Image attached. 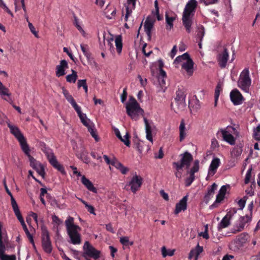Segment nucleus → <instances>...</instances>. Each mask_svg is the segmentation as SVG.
Segmentation results:
<instances>
[{
	"instance_id": "45",
	"label": "nucleus",
	"mask_w": 260,
	"mask_h": 260,
	"mask_svg": "<svg viewBox=\"0 0 260 260\" xmlns=\"http://www.w3.org/2000/svg\"><path fill=\"white\" fill-rule=\"evenodd\" d=\"M74 24L75 25L78 30L82 34V35L84 37H85L86 33L84 29L82 28L81 25V23L76 17H75Z\"/></svg>"
},
{
	"instance_id": "40",
	"label": "nucleus",
	"mask_w": 260,
	"mask_h": 260,
	"mask_svg": "<svg viewBox=\"0 0 260 260\" xmlns=\"http://www.w3.org/2000/svg\"><path fill=\"white\" fill-rule=\"evenodd\" d=\"M11 205L13 208V209L14 210V212L15 213V214L16 216H18L21 214L20 211L19 210L18 204L15 200V199L14 198L11 199Z\"/></svg>"
},
{
	"instance_id": "16",
	"label": "nucleus",
	"mask_w": 260,
	"mask_h": 260,
	"mask_svg": "<svg viewBox=\"0 0 260 260\" xmlns=\"http://www.w3.org/2000/svg\"><path fill=\"white\" fill-rule=\"evenodd\" d=\"M144 121L145 123L146 139L153 143L152 132L155 129V125L153 122L147 120L146 118H144Z\"/></svg>"
},
{
	"instance_id": "54",
	"label": "nucleus",
	"mask_w": 260,
	"mask_h": 260,
	"mask_svg": "<svg viewBox=\"0 0 260 260\" xmlns=\"http://www.w3.org/2000/svg\"><path fill=\"white\" fill-rule=\"evenodd\" d=\"M84 206L90 213L95 215L94 208L92 205L88 204L87 202Z\"/></svg>"
},
{
	"instance_id": "4",
	"label": "nucleus",
	"mask_w": 260,
	"mask_h": 260,
	"mask_svg": "<svg viewBox=\"0 0 260 260\" xmlns=\"http://www.w3.org/2000/svg\"><path fill=\"white\" fill-rule=\"evenodd\" d=\"M127 114L132 119L137 121L141 115L144 114V110L140 107V105L133 97H130L128 101L125 104Z\"/></svg>"
},
{
	"instance_id": "41",
	"label": "nucleus",
	"mask_w": 260,
	"mask_h": 260,
	"mask_svg": "<svg viewBox=\"0 0 260 260\" xmlns=\"http://www.w3.org/2000/svg\"><path fill=\"white\" fill-rule=\"evenodd\" d=\"M114 131L115 135L119 139H120L122 142H123L126 146H129V141H127L126 140H124V139L122 138V136H121L120 131L117 128L115 127L114 128Z\"/></svg>"
},
{
	"instance_id": "22",
	"label": "nucleus",
	"mask_w": 260,
	"mask_h": 260,
	"mask_svg": "<svg viewBox=\"0 0 260 260\" xmlns=\"http://www.w3.org/2000/svg\"><path fill=\"white\" fill-rule=\"evenodd\" d=\"M230 187L229 185H223L221 187L218 193L216 196V201L215 202L210 206L211 208L213 207H215V204L216 203H220L221 201H222L225 197L227 190L229 189Z\"/></svg>"
},
{
	"instance_id": "42",
	"label": "nucleus",
	"mask_w": 260,
	"mask_h": 260,
	"mask_svg": "<svg viewBox=\"0 0 260 260\" xmlns=\"http://www.w3.org/2000/svg\"><path fill=\"white\" fill-rule=\"evenodd\" d=\"M119 241L121 244H122L123 246H131L134 244V242L130 241L129 240V237L127 236L120 237Z\"/></svg>"
},
{
	"instance_id": "11",
	"label": "nucleus",
	"mask_w": 260,
	"mask_h": 260,
	"mask_svg": "<svg viewBox=\"0 0 260 260\" xmlns=\"http://www.w3.org/2000/svg\"><path fill=\"white\" fill-rule=\"evenodd\" d=\"M45 154L50 164L61 173H65L63 167L57 161L55 156H54L52 150L48 147L43 149L42 150Z\"/></svg>"
},
{
	"instance_id": "21",
	"label": "nucleus",
	"mask_w": 260,
	"mask_h": 260,
	"mask_svg": "<svg viewBox=\"0 0 260 260\" xmlns=\"http://www.w3.org/2000/svg\"><path fill=\"white\" fill-rule=\"evenodd\" d=\"M175 101L179 109L183 110L185 107V96L182 91L178 90L176 91Z\"/></svg>"
},
{
	"instance_id": "39",
	"label": "nucleus",
	"mask_w": 260,
	"mask_h": 260,
	"mask_svg": "<svg viewBox=\"0 0 260 260\" xmlns=\"http://www.w3.org/2000/svg\"><path fill=\"white\" fill-rule=\"evenodd\" d=\"M81 50L84 55L87 57V60L90 61V60H92V59L89 58L90 57V54L89 51V47L87 45L81 44L80 45Z\"/></svg>"
},
{
	"instance_id": "48",
	"label": "nucleus",
	"mask_w": 260,
	"mask_h": 260,
	"mask_svg": "<svg viewBox=\"0 0 260 260\" xmlns=\"http://www.w3.org/2000/svg\"><path fill=\"white\" fill-rule=\"evenodd\" d=\"M52 220L54 226H56L57 227L60 225L62 223V221L55 215H52Z\"/></svg>"
},
{
	"instance_id": "49",
	"label": "nucleus",
	"mask_w": 260,
	"mask_h": 260,
	"mask_svg": "<svg viewBox=\"0 0 260 260\" xmlns=\"http://www.w3.org/2000/svg\"><path fill=\"white\" fill-rule=\"evenodd\" d=\"M166 77V73L164 70H163L161 68L159 70V80H161V84L162 85L165 84V81L164 78Z\"/></svg>"
},
{
	"instance_id": "25",
	"label": "nucleus",
	"mask_w": 260,
	"mask_h": 260,
	"mask_svg": "<svg viewBox=\"0 0 260 260\" xmlns=\"http://www.w3.org/2000/svg\"><path fill=\"white\" fill-rule=\"evenodd\" d=\"M217 59L220 67H225L229 59V53L226 49L224 48L223 51L219 54Z\"/></svg>"
},
{
	"instance_id": "19",
	"label": "nucleus",
	"mask_w": 260,
	"mask_h": 260,
	"mask_svg": "<svg viewBox=\"0 0 260 260\" xmlns=\"http://www.w3.org/2000/svg\"><path fill=\"white\" fill-rule=\"evenodd\" d=\"M2 225L0 223V260H16L15 255H8L4 254L6 248L2 240Z\"/></svg>"
},
{
	"instance_id": "34",
	"label": "nucleus",
	"mask_w": 260,
	"mask_h": 260,
	"mask_svg": "<svg viewBox=\"0 0 260 260\" xmlns=\"http://www.w3.org/2000/svg\"><path fill=\"white\" fill-rule=\"evenodd\" d=\"M72 73L66 76V80L68 82L75 83L78 78L77 72L74 70H72Z\"/></svg>"
},
{
	"instance_id": "10",
	"label": "nucleus",
	"mask_w": 260,
	"mask_h": 260,
	"mask_svg": "<svg viewBox=\"0 0 260 260\" xmlns=\"http://www.w3.org/2000/svg\"><path fill=\"white\" fill-rule=\"evenodd\" d=\"M223 140L230 145H234L237 137L238 136L237 130L231 126L221 130Z\"/></svg>"
},
{
	"instance_id": "27",
	"label": "nucleus",
	"mask_w": 260,
	"mask_h": 260,
	"mask_svg": "<svg viewBox=\"0 0 260 260\" xmlns=\"http://www.w3.org/2000/svg\"><path fill=\"white\" fill-rule=\"evenodd\" d=\"M112 166L119 170L121 174L123 175L126 174L129 171L128 168L124 166L120 162L115 158L112 159Z\"/></svg>"
},
{
	"instance_id": "35",
	"label": "nucleus",
	"mask_w": 260,
	"mask_h": 260,
	"mask_svg": "<svg viewBox=\"0 0 260 260\" xmlns=\"http://www.w3.org/2000/svg\"><path fill=\"white\" fill-rule=\"evenodd\" d=\"M217 185L216 183H214L208 189L207 193L205 195V198L207 200H209L213 197L214 191L217 189Z\"/></svg>"
},
{
	"instance_id": "52",
	"label": "nucleus",
	"mask_w": 260,
	"mask_h": 260,
	"mask_svg": "<svg viewBox=\"0 0 260 260\" xmlns=\"http://www.w3.org/2000/svg\"><path fill=\"white\" fill-rule=\"evenodd\" d=\"M10 123L7 117L3 113H0V124L4 125L5 123Z\"/></svg>"
},
{
	"instance_id": "56",
	"label": "nucleus",
	"mask_w": 260,
	"mask_h": 260,
	"mask_svg": "<svg viewBox=\"0 0 260 260\" xmlns=\"http://www.w3.org/2000/svg\"><path fill=\"white\" fill-rule=\"evenodd\" d=\"M63 50L64 52L67 53V54L69 55V56L70 57V58L73 60L75 61L74 56L73 55L72 53L69 50V49L67 47H64L63 48Z\"/></svg>"
},
{
	"instance_id": "50",
	"label": "nucleus",
	"mask_w": 260,
	"mask_h": 260,
	"mask_svg": "<svg viewBox=\"0 0 260 260\" xmlns=\"http://www.w3.org/2000/svg\"><path fill=\"white\" fill-rule=\"evenodd\" d=\"M28 22V27L30 30V31L31 32V33L37 38H39V36H38V31H36V28L35 27H34V26L32 25V24L29 21V20H28V21H27Z\"/></svg>"
},
{
	"instance_id": "51",
	"label": "nucleus",
	"mask_w": 260,
	"mask_h": 260,
	"mask_svg": "<svg viewBox=\"0 0 260 260\" xmlns=\"http://www.w3.org/2000/svg\"><path fill=\"white\" fill-rule=\"evenodd\" d=\"M77 156L80 159L82 158L83 156H86L88 155V152L85 150L84 147H81L80 151H77L76 152Z\"/></svg>"
},
{
	"instance_id": "38",
	"label": "nucleus",
	"mask_w": 260,
	"mask_h": 260,
	"mask_svg": "<svg viewBox=\"0 0 260 260\" xmlns=\"http://www.w3.org/2000/svg\"><path fill=\"white\" fill-rule=\"evenodd\" d=\"M175 19V16H170L167 14H166V28L167 29H171L173 27V21Z\"/></svg>"
},
{
	"instance_id": "36",
	"label": "nucleus",
	"mask_w": 260,
	"mask_h": 260,
	"mask_svg": "<svg viewBox=\"0 0 260 260\" xmlns=\"http://www.w3.org/2000/svg\"><path fill=\"white\" fill-rule=\"evenodd\" d=\"M115 43L117 52L118 54H120L122 49V37L121 36H117L115 37Z\"/></svg>"
},
{
	"instance_id": "53",
	"label": "nucleus",
	"mask_w": 260,
	"mask_h": 260,
	"mask_svg": "<svg viewBox=\"0 0 260 260\" xmlns=\"http://www.w3.org/2000/svg\"><path fill=\"white\" fill-rule=\"evenodd\" d=\"M222 90V85L220 83L217 85L215 91V98H218L219 96L220 92Z\"/></svg>"
},
{
	"instance_id": "60",
	"label": "nucleus",
	"mask_w": 260,
	"mask_h": 260,
	"mask_svg": "<svg viewBox=\"0 0 260 260\" xmlns=\"http://www.w3.org/2000/svg\"><path fill=\"white\" fill-rule=\"evenodd\" d=\"M245 202L246 201L244 199H241L238 201V204L239 205L240 209L242 210L244 208V207H245Z\"/></svg>"
},
{
	"instance_id": "31",
	"label": "nucleus",
	"mask_w": 260,
	"mask_h": 260,
	"mask_svg": "<svg viewBox=\"0 0 260 260\" xmlns=\"http://www.w3.org/2000/svg\"><path fill=\"white\" fill-rule=\"evenodd\" d=\"M251 216L246 215L244 216L241 217L239 219V227L237 230V231H241L246 226V224L251 221Z\"/></svg>"
},
{
	"instance_id": "15",
	"label": "nucleus",
	"mask_w": 260,
	"mask_h": 260,
	"mask_svg": "<svg viewBox=\"0 0 260 260\" xmlns=\"http://www.w3.org/2000/svg\"><path fill=\"white\" fill-rule=\"evenodd\" d=\"M221 164L220 159L214 157L213 158L208 168V175L206 180H208L210 178L213 177L216 173L217 169Z\"/></svg>"
},
{
	"instance_id": "58",
	"label": "nucleus",
	"mask_w": 260,
	"mask_h": 260,
	"mask_svg": "<svg viewBox=\"0 0 260 260\" xmlns=\"http://www.w3.org/2000/svg\"><path fill=\"white\" fill-rule=\"evenodd\" d=\"M87 85L86 80L85 79L79 80L78 81V87L80 88L81 87H85Z\"/></svg>"
},
{
	"instance_id": "44",
	"label": "nucleus",
	"mask_w": 260,
	"mask_h": 260,
	"mask_svg": "<svg viewBox=\"0 0 260 260\" xmlns=\"http://www.w3.org/2000/svg\"><path fill=\"white\" fill-rule=\"evenodd\" d=\"M0 95L1 96H10L11 95L9 89L3 84L1 81H0Z\"/></svg>"
},
{
	"instance_id": "64",
	"label": "nucleus",
	"mask_w": 260,
	"mask_h": 260,
	"mask_svg": "<svg viewBox=\"0 0 260 260\" xmlns=\"http://www.w3.org/2000/svg\"><path fill=\"white\" fill-rule=\"evenodd\" d=\"M138 77L140 80V83H141L142 86L144 87L147 84V79H143L142 78V77L140 75H139Z\"/></svg>"
},
{
	"instance_id": "24",
	"label": "nucleus",
	"mask_w": 260,
	"mask_h": 260,
	"mask_svg": "<svg viewBox=\"0 0 260 260\" xmlns=\"http://www.w3.org/2000/svg\"><path fill=\"white\" fill-rule=\"evenodd\" d=\"M62 93L64 96L66 100L68 101L69 103L71 104V105L72 106V107L74 108L75 111L81 108L79 106H78L77 104L72 95L64 87H62Z\"/></svg>"
},
{
	"instance_id": "47",
	"label": "nucleus",
	"mask_w": 260,
	"mask_h": 260,
	"mask_svg": "<svg viewBox=\"0 0 260 260\" xmlns=\"http://www.w3.org/2000/svg\"><path fill=\"white\" fill-rule=\"evenodd\" d=\"M253 137L256 140H260V124L254 128Z\"/></svg>"
},
{
	"instance_id": "26",
	"label": "nucleus",
	"mask_w": 260,
	"mask_h": 260,
	"mask_svg": "<svg viewBox=\"0 0 260 260\" xmlns=\"http://www.w3.org/2000/svg\"><path fill=\"white\" fill-rule=\"evenodd\" d=\"M203 251V247L198 244L194 248L191 249L190 251L188 258L189 259L193 258V260H198L199 256Z\"/></svg>"
},
{
	"instance_id": "32",
	"label": "nucleus",
	"mask_w": 260,
	"mask_h": 260,
	"mask_svg": "<svg viewBox=\"0 0 260 260\" xmlns=\"http://www.w3.org/2000/svg\"><path fill=\"white\" fill-rule=\"evenodd\" d=\"M179 140L180 141H183L186 136V129L185 128V123L184 120H181L179 127Z\"/></svg>"
},
{
	"instance_id": "43",
	"label": "nucleus",
	"mask_w": 260,
	"mask_h": 260,
	"mask_svg": "<svg viewBox=\"0 0 260 260\" xmlns=\"http://www.w3.org/2000/svg\"><path fill=\"white\" fill-rule=\"evenodd\" d=\"M251 171L252 167H251L248 169L246 173L245 178L244 179V183L245 184L248 183L249 182H250L251 180H252V182L254 183V179H252Z\"/></svg>"
},
{
	"instance_id": "5",
	"label": "nucleus",
	"mask_w": 260,
	"mask_h": 260,
	"mask_svg": "<svg viewBox=\"0 0 260 260\" xmlns=\"http://www.w3.org/2000/svg\"><path fill=\"white\" fill-rule=\"evenodd\" d=\"M76 111L77 113L82 124L87 128L88 132L90 133L91 136L94 139L95 141L96 142H98L100 139L96 133L94 124L91 120H90V119L88 118L85 114L82 112L81 108L77 110Z\"/></svg>"
},
{
	"instance_id": "37",
	"label": "nucleus",
	"mask_w": 260,
	"mask_h": 260,
	"mask_svg": "<svg viewBox=\"0 0 260 260\" xmlns=\"http://www.w3.org/2000/svg\"><path fill=\"white\" fill-rule=\"evenodd\" d=\"M175 251V249H167L165 246H162L161 249V254L163 257H166L167 256H173L174 254Z\"/></svg>"
},
{
	"instance_id": "46",
	"label": "nucleus",
	"mask_w": 260,
	"mask_h": 260,
	"mask_svg": "<svg viewBox=\"0 0 260 260\" xmlns=\"http://www.w3.org/2000/svg\"><path fill=\"white\" fill-rule=\"evenodd\" d=\"M199 169V161L198 160L194 161L193 167L191 169L190 173L191 176H194V174L198 172Z\"/></svg>"
},
{
	"instance_id": "33",
	"label": "nucleus",
	"mask_w": 260,
	"mask_h": 260,
	"mask_svg": "<svg viewBox=\"0 0 260 260\" xmlns=\"http://www.w3.org/2000/svg\"><path fill=\"white\" fill-rule=\"evenodd\" d=\"M153 27V22L152 21L147 18L144 23V29L147 35L150 38L151 36V30Z\"/></svg>"
},
{
	"instance_id": "55",
	"label": "nucleus",
	"mask_w": 260,
	"mask_h": 260,
	"mask_svg": "<svg viewBox=\"0 0 260 260\" xmlns=\"http://www.w3.org/2000/svg\"><path fill=\"white\" fill-rule=\"evenodd\" d=\"M218 0H200V2L204 3L205 5H210L216 3Z\"/></svg>"
},
{
	"instance_id": "7",
	"label": "nucleus",
	"mask_w": 260,
	"mask_h": 260,
	"mask_svg": "<svg viewBox=\"0 0 260 260\" xmlns=\"http://www.w3.org/2000/svg\"><path fill=\"white\" fill-rule=\"evenodd\" d=\"M8 126L10 129L11 133L15 136L19 142L21 148L23 152L28 153V148H29L26 139L21 132L19 128L16 125L8 123Z\"/></svg>"
},
{
	"instance_id": "17",
	"label": "nucleus",
	"mask_w": 260,
	"mask_h": 260,
	"mask_svg": "<svg viewBox=\"0 0 260 260\" xmlns=\"http://www.w3.org/2000/svg\"><path fill=\"white\" fill-rule=\"evenodd\" d=\"M230 96L234 105H241L244 100L243 95L237 89L232 90L230 92Z\"/></svg>"
},
{
	"instance_id": "14",
	"label": "nucleus",
	"mask_w": 260,
	"mask_h": 260,
	"mask_svg": "<svg viewBox=\"0 0 260 260\" xmlns=\"http://www.w3.org/2000/svg\"><path fill=\"white\" fill-rule=\"evenodd\" d=\"M30 148H28L27 152H24L28 157L30 166L34 169L37 173L43 178L45 176L44 169L43 166L38 161H37L30 154Z\"/></svg>"
},
{
	"instance_id": "8",
	"label": "nucleus",
	"mask_w": 260,
	"mask_h": 260,
	"mask_svg": "<svg viewBox=\"0 0 260 260\" xmlns=\"http://www.w3.org/2000/svg\"><path fill=\"white\" fill-rule=\"evenodd\" d=\"M181 159L180 162H175L173 164V167L177 171L176 176L178 178L181 177V170L184 167L188 169L190 166L191 161L192 160V156L190 153L186 152L181 154Z\"/></svg>"
},
{
	"instance_id": "61",
	"label": "nucleus",
	"mask_w": 260,
	"mask_h": 260,
	"mask_svg": "<svg viewBox=\"0 0 260 260\" xmlns=\"http://www.w3.org/2000/svg\"><path fill=\"white\" fill-rule=\"evenodd\" d=\"M24 231H25L26 234L27 235V237H28V239L29 240L30 242L32 244L33 246H35V243L34 242L33 237H32V235L29 233L28 230L27 229L26 230H25Z\"/></svg>"
},
{
	"instance_id": "12",
	"label": "nucleus",
	"mask_w": 260,
	"mask_h": 260,
	"mask_svg": "<svg viewBox=\"0 0 260 260\" xmlns=\"http://www.w3.org/2000/svg\"><path fill=\"white\" fill-rule=\"evenodd\" d=\"M143 181V178L138 175L137 173H135L130 180L127 183L126 185L130 187V189L133 193H136L140 188Z\"/></svg>"
},
{
	"instance_id": "9",
	"label": "nucleus",
	"mask_w": 260,
	"mask_h": 260,
	"mask_svg": "<svg viewBox=\"0 0 260 260\" xmlns=\"http://www.w3.org/2000/svg\"><path fill=\"white\" fill-rule=\"evenodd\" d=\"M83 249V256L85 260H91L89 257L96 260L100 256L101 251L96 250L88 241L84 243Z\"/></svg>"
},
{
	"instance_id": "28",
	"label": "nucleus",
	"mask_w": 260,
	"mask_h": 260,
	"mask_svg": "<svg viewBox=\"0 0 260 260\" xmlns=\"http://www.w3.org/2000/svg\"><path fill=\"white\" fill-rule=\"evenodd\" d=\"M137 0H127V5L126 6V14L125 21H127L128 16L131 14L133 10L136 7V3Z\"/></svg>"
},
{
	"instance_id": "30",
	"label": "nucleus",
	"mask_w": 260,
	"mask_h": 260,
	"mask_svg": "<svg viewBox=\"0 0 260 260\" xmlns=\"http://www.w3.org/2000/svg\"><path fill=\"white\" fill-rule=\"evenodd\" d=\"M231 215L227 214L218 223L217 229L220 231L222 229L227 228L230 224Z\"/></svg>"
},
{
	"instance_id": "63",
	"label": "nucleus",
	"mask_w": 260,
	"mask_h": 260,
	"mask_svg": "<svg viewBox=\"0 0 260 260\" xmlns=\"http://www.w3.org/2000/svg\"><path fill=\"white\" fill-rule=\"evenodd\" d=\"M160 193L162 197L166 201H168L169 200V196L168 194L165 192L164 190H161L160 191Z\"/></svg>"
},
{
	"instance_id": "1",
	"label": "nucleus",
	"mask_w": 260,
	"mask_h": 260,
	"mask_svg": "<svg viewBox=\"0 0 260 260\" xmlns=\"http://www.w3.org/2000/svg\"><path fill=\"white\" fill-rule=\"evenodd\" d=\"M173 64L176 68L181 66V71L185 76L190 77L193 75L194 62L187 53L177 56Z\"/></svg>"
},
{
	"instance_id": "23",
	"label": "nucleus",
	"mask_w": 260,
	"mask_h": 260,
	"mask_svg": "<svg viewBox=\"0 0 260 260\" xmlns=\"http://www.w3.org/2000/svg\"><path fill=\"white\" fill-rule=\"evenodd\" d=\"M188 196H184L180 201L176 204L174 213L178 214L181 211H185L187 208V201Z\"/></svg>"
},
{
	"instance_id": "3",
	"label": "nucleus",
	"mask_w": 260,
	"mask_h": 260,
	"mask_svg": "<svg viewBox=\"0 0 260 260\" xmlns=\"http://www.w3.org/2000/svg\"><path fill=\"white\" fill-rule=\"evenodd\" d=\"M197 6L196 0H189L186 4L183 12L182 23L188 33L191 32L192 18L195 13Z\"/></svg>"
},
{
	"instance_id": "6",
	"label": "nucleus",
	"mask_w": 260,
	"mask_h": 260,
	"mask_svg": "<svg viewBox=\"0 0 260 260\" xmlns=\"http://www.w3.org/2000/svg\"><path fill=\"white\" fill-rule=\"evenodd\" d=\"M251 84V79L248 69H244L240 73L237 85L242 91L246 93L250 92V87Z\"/></svg>"
},
{
	"instance_id": "57",
	"label": "nucleus",
	"mask_w": 260,
	"mask_h": 260,
	"mask_svg": "<svg viewBox=\"0 0 260 260\" xmlns=\"http://www.w3.org/2000/svg\"><path fill=\"white\" fill-rule=\"evenodd\" d=\"M154 6L155 8V13L157 16V19L160 20L161 19L160 16L159 15V8L158 6V2L157 0L154 2Z\"/></svg>"
},
{
	"instance_id": "18",
	"label": "nucleus",
	"mask_w": 260,
	"mask_h": 260,
	"mask_svg": "<svg viewBox=\"0 0 260 260\" xmlns=\"http://www.w3.org/2000/svg\"><path fill=\"white\" fill-rule=\"evenodd\" d=\"M242 147L240 146H236L231 151L232 159L229 161V166L231 167H234L237 159L242 152Z\"/></svg>"
},
{
	"instance_id": "13",
	"label": "nucleus",
	"mask_w": 260,
	"mask_h": 260,
	"mask_svg": "<svg viewBox=\"0 0 260 260\" xmlns=\"http://www.w3.org/2000/svg\"><path fill=\"white\" fill-rule=\"evenodd\" d=\"M41 230L43 249L46 253H50L52 251V246L48 231L44 226L41 227Z\"/></svg>"
},
{
	"instance_id": "29",
	"label": "nucleus",
	"mask_w": 260,
	"mask_h": 260,
	"mask_svg": "<svg viewBox=\"0 0 260 260\" xmlns=\"http://www.w3.org/2000/svg\"><path fill=\"white\" fill-rule=\"evenodd\" d=\"M81 182L88 190L94 193H97V189L93 186V183L88 179L86 178L84 175L82 176Z\"/></svg>"
},
{
	"instance_id": "62",
	"label": "nucleus",
	"mask_w": 260,
	"mask_h": 260,
	"mask_svg": "<svg viewBox=\"0 0 260 260\" xmlns=\"http://www.w3.org/2000/svg\"><path fill=\"white\" fill-rule=\"evenodd\" d=\"M105 3V0H95V4L100 8H102Z\"/></svg>"
},
{
	"instance_id": "2",
	"label": "nucleus",
	"mask_w": 260,
	"mask_h": 260,
	"mask_svg": "<svg viewBox=\"0 0 260 260\" xmlns=\"http://www.w3.org/2000/svg\"><path fill=\"white\" fill-rule=\"evenodd\" d=\"M67 234L70 238L69 242L74 245H79L81 243V236L80 234L81 228L74 224V218L69 216L65 221Z\"/></svg>"
},
{
	"instance_id": "59",
	"label": "nucleus",
	"mask_w": 260,
	"mask_h": 260,
	"mask_svg": "<svg viewBox=\"0 0 260 260\" xmlns=\"http://www.w3.org/2000/svg\"><path fill=\"white\" fill-rule=\"evenodd\" d=\"M126 98H127V93L126 91V89L125 88L123 89V93H122V94L121 95V96H120L121 102L122 103H124L125 102V101H126Z\"/></svg>"
},
{
	"instance_id": "20",
	"label": "nucleus",
	"mask_w": 260,
	"mask_h": 260,
	"mask_svg": "<svg viewBox=\"0 0 260 260\" xmlns=\"http://www.w3.org/2000/svg\"><path fill=\"white\" fill-rule=\"evenodd\" d=\"M69 68L68 62L66 60L60 61L59 64L57 65L55 69V75L57 77L64 76L66 73V70Z\"/></svg>"
}]
</instances>
